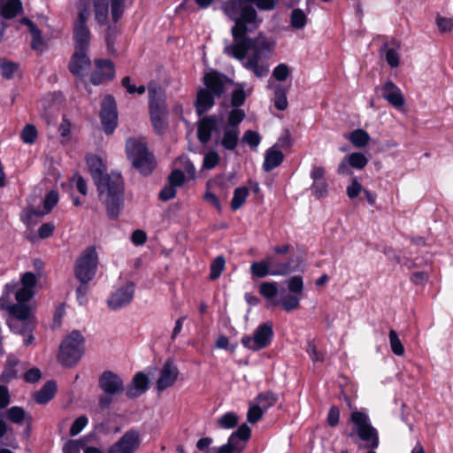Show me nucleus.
<instances>
[{
	"instance_id": "40",
	"label": "nucleus",
	"mask_w": 453,
	"mask_h": 453,
	"mask_svg": "<svg viewBox=\"0 0 453 453\" xmlns=\"http://www.w3.org/2000/svg\"><path fill=\"white\" fill-rule=\"evenodd\" d=\"M292 70L289 65H288L285 63H280L277 65L272 73V78L274 79L276 81H287L290 75H291Z\"/></svg>"
},
{
	"instance_id": "8",
	"label": "nucleus",
	"mask_w": 453,
	"mask_h": 453,
	"mask_svg": "<svg viewBox=\"0 0 453 453\" xmlns=\"http://www.w3.org/2000/svg\"><path fill=\"white\" fill-rule=\"evenodd\" d=\"M148 92L151 123L155 132L161 134L166 127V108L163 94L155 85H150Z\"/></svg>"
},
{
	"instance_id": "42",
	"label": "nucleus",
	"mask_w": 453,
	"mask_h": 453,
	"mask_svg": "<svg viewBox=\"0 0 453 453\" xmlns=\"http://www.w3.org/2000/svg\"><path fill=\"white\" fill-rule=\"evenodd\" d=\"M277 402V396L271 393L266 392L260 394L255 402L264 411H267L270 407L273 406Z\"/></svg>"
},
{
	"instance_id": "48",
	"label": "nucleus",
	"mask_w": 453,
	"mask_h": 453,
	"mask_svg": "<svg viewBox=\"0 0 453 453\" xmlns=\"http://www.w3.org/2000/svg\"><path fill=\"white\" fill-rule=\"evenodd\" d=\"M270 267L271 276H284L292 272L290 262L276 263L273 259V264L270 265Z\"/></svg>"
},
{
	"instance_id": "59",
	"label": "nucleus",
	"mask_w": 453,
	"mask_h": 453,
	"mask_svg": "<svg viewBox=\"0 0 453 453\" xmlns=\"http://www.w3.org/2000/svg\"><path fill=\"white\" fill-rule=\"evenodd\" d=\"M175 164L179 166L184 167V171L188 175V178H190V179L195 178L196 168L187 157L183 156V157H178Z\"/></svg>"
},
{
	"instance_id": "32",
	"label": "nucleus",
	"mask_w": 453,
	"mask_h": 453,
	"mask_svg": "<svg viewBox=\"0 0 453 453\" xmlns=\"http://www.w3.org/2000/svg\"><path fill=\"white\" fill-rule=\"evenodd\" d=\"M273 264V257H268L265 260L254 262L250 265V273L254 277L264 278L271 275L270 265Z\"/></svg>"
},
{
	"instance_id": "31",
	"label": "nucleus",
	"mask_w": 453,
	"mask_h": 453,
	"mask_svg": "<svg viewBox=\"0 0 453 453\" xmlns=\"http://www.w3.org/2000/svg\"><path fill=\"white\" fill-rule=\"evenodd\" d=\"M278 292V283L275 281L262 282L259 286V293L269 304L274 305V302L278 301L276 298Z\"/></svg>"
},
{
	"instance_id": "36",
	"label": "nucleus",
	"mask_w": 453,
	"mask_h": 453,
	"mask_svg": "<svg viewBox=\"0 0 453 453\" xmlns=\"http://www.w3.org/2000/svg\"><path fill=\"white\" fill-rule=\"evenodd\" d=\"M7 418L17 425H22L24 423H29L31 417L26 413V411L18 406L11 407L6 413Z\"/></svg>"
},
{
	"instance_id": "4",
	"label": "nucleus",
	"mask_w": 453,
	"mask_h": 453,
	"mask_svg": "<svg viewBox=\"0 0 453 453\" xmlns=\"http://www.w3.org/2000/svg\"><path fill=\"white\" fill-rule=\"evenodd\" d=\"M203 83L206 88L197 93L196 107L199 114H202L211 108L214 104V97L220 96L226 92L233 81L217 72L205 73Z\"/></svg>"
},
{
	"instance_id": "38",
	"label": "nucleus",
	"mask_w": 453,
	"mask_h": 453,
	"mask_svg": "<svg viewBox=\"0 0 453 453\" xmlns=\"http://www.w3.org/2000/svg\"><path fill=\"white\" fill-rule=\"evenodd\" d=\"M19 65L18 63L10 61L6 58L0 59V72L1 75L7 79H12L19 72Z\"/></svg>"
},
{
	"instance_id": "25",
	"label": "nucleus",
	"mask_w": 453,
	"mask_h": 453,
	"mask_svg": "<svg viewBox=\"0 0 453 453\" xmlns=\"http://www.w3.org/2000/svg\"><path fill=\"white\" fill-rule=\"evenodd\" d=\"M217 128V121L213 117L202 119L198 123L197 135L201 142L206 143Z\"/></svg>"
},
{
	"instance_id": "30",
	"label": "nucleus",
	"mask_w": 453,
	"mask_h": 453,
	"mask_svg": "<svg viewBox=\"0 0 453 453\" xmlns=\"http://www.w3.org/2000/svg\"><path fill=\"white\" fill-rule=\"evenodd\" d=\"M95 19L100 25H105L109 18V0H92Z\"/></svg>"
},
{
	"instance_id": "58",
	"label": "nucleus",
	"mask_w": 453,
	"mask_h": 453,
	"mask_svg": "<svg viewBox=\"0 0 453 453\" xmlns=\"http://www.w3.org/2000/svg\"><path fill=\"white\" fill-rule=\"evenodd\" d=\"M245 113L241 109H233L228 115V124L231 128H237L236 127L243 120Z\"/></svg>"
},
{
	"instance_id": "49",
	"label": "nucleus",
	"mask_w": 453,
	"mask_h": 453,
	"mask_svg": "<svg viewBox=\"0 0 453 453\" xmlns=\"http://www.w3.org/2000/svg\"><path fill=\"white\" fill-rule=\"evenodd\" d=\"M43 213L35 208H27L21 213V220L27 226H34L36 221L35 219L40 218Z\"/></svg>"
},
{
	"instance_id": "14",
	"label": "nucleus",
	"mask_w": 453,
	"mask_h": 453,
	"mask_svg": "<svg viewBox=\"0 0 453 453\" xmlns=\"http://www.w3.org/2000/svg\"><path fill=\"white\" fill-rule=\"evenodd\" d=\"M179 377V369L172 359L166 360L159 369L158 376L156 380L157 391L162 392L173 386Z\"/></svg>"
},
{
	"instance_id": "18",
	"label": "nucleus",
	"mask_w": 453,
	"mask_h": 453,
	"mask_svg": "<svg viewBox=\"0 0 453 453\" xmlns=\"http://www.w3.org/2000/svg\"><path fill=\"white\" fill-rule=\"evenodd\" d=\"M99 387L108 395H114L124 390V383L119 375L106 371L99 378Z\"/></svg>"
},
{
	"instance_id": "28",
	"label": "nucleus",
	"mask_w": 453,
	"mask_h": 453,
	"mask_svg": "<svg viewBox=\"0 0 453 453\" xmlns=\"http://www.w3.org/2000/svg\"><path fill=\"white\" fill-rule=\"evenodd\" d=\"M302 297L290 292L288 295H282L280 299L274 302V305H280L285 311L290 312L300 308Z\"/></svg>"
},
{
	"instance_id": "22",
	"label": "nucleus",
	"mask_w": 453,
	"mask_h": 453,
	"mask_svg": "<svg viewBox=\"0 0 453 453\" xmlns=\"http://www.w3.org/2000/svg\"><path fill=\"white\" fill-rule=\"evenodd\" d=\"M149 377L142 372H137L131 384L126 389V395L129 398H136L144 394L149 388Z\"/></svg>"
},
{
	"instance_id": "54",
	"label": "nucleus",
	"mask_w": 453,
	"mask_h": 453,
	"mask_svg": "<svg viewBox=\"0 0 453 453\" xmlns=\"http://www.w3.org/2000/svg\"><path fill=\"white\" fill-rule=\"evenodd\" d=\"M385 59L391 68H396L400 65V57L397 50L393 48L385 49Z\"/></svg>"
},
{
	"instance_id": "43",
	"label": "nucleus",
	"mask_w": 453,
	"mask_h": 453,
	"mask_svg": "<svg viewBox=\"0 0 453 453\" xmlns=\"http://www.w3.org/2000/svg\"><path fill=\"white\" fill-rule=\"evenodd\" d=\"M307 15L301 9H295L290 17V22L293 27L296 29H302L307 24Z\"/></svg>"
},
{
	"instance_id": "41",
	"label": "nucleus",
	"mask_w": 453,
	"mask_h": 453,
	"mask_svg": "<svg viewBox=\"0 0 453 453\" xmlns=\"http://www.w3.org/2000/svg\"><path fill=\"white\" fill-rule=\"evenodd\" d=\"M17 365H18V359L15 357L10 355L7 357L6 365L2 372V379L4 380L8 381V380L17 377V370H16Z\"/></svg>"
},
{
	"instance_id": "21",
	"label": "nucleus",
	"mask_w": 453,
	"mask_h": 453,
	"mask_svg": "<svg viewBox=\"0 0 453 453\" xmlns=\"http://www.w3.org/2000/svg\"><path fill=\"white\" fill-rule=\"evenodd\" d=\"M96 70L92 73L90 81L94 85H100L114 77V67L110 60L96 61Z\"/></svg>"
},
{
	"instance_id": "26",
	"label": "nucleus",
	"mask_w": 453,
	"mask_h": 453,
	"mask_svg": "<svg viewBox=\"0 0 453 453\" xmlns=\"http://www.w3.org/2000/svg\"><path fill=\"white\" fill-rule=\"evenodd\" d=\"M284 155L280 150L275 149L274 147L268 149L265 155L263 169L265 172L272 171L281 164Z\"/></svg>"
},
{
	"instance_id": "53",
	"label": "nucleus",
	"mask_w": 453,
	"mask_h": 453,
	"mask_svg": "<svg viewBox=\"0 0 453 453\" xmlns=\"http://www.w3.org/2000/svg\"><path fill=\"white\" fill-rule=\"evenodd\" d=\"M242 141L250 148L257 149L261 142V137L257 132L248 130L244 133Z\"/></svg>"
},
{
	"instance_id": "10",
	"label": "nucleus",
	"mask_w": 453,
	"mask_h": 453,
	"mask_svg": "<svg viewBox=\"0 0 453 453\" xmlns=\"http://www.w3.org/2000/svg\"><path fill=\"white\" fill-rule=\"evenodd\" d=\"M273 336V326L270 323L259 325L253 333V335H244L241 339L242 346L250 350L257 351L266 348L272 342Z\"/></svg>"
},
{
	"instance_id": "45",
	"label": "nucleus",
	"mask_w": 453,
	"mask_h": 453,
	"mask_svg": "<svg viewBox=\"0 0 453 453\" xmlns=\"http://www.w3.org/2000/svg\"><path fill=\"white\" fill-rule=\"evenodd\" d=\"M55 230V225L52 222L42 224L38 229V234H30L28 239L35 242L37 239H46L52 235Z\"/></svg>"
},
{
	"instance_id": "63",
	"label": "nucleus",
	"mask_w": 453,
	"mask_h": 453,
	"mask_svg": "<svg viewBox=\"0 0 453 453\" xmlns=\"http://www.w3.org/2000/svg\"><path fill=\"white\" fill-rule=\"evenodd\" d=\"M436 25L441 32H449L453 29V19L437 16Z\"/></svg>"
},
{
	"instance_id": "3",
	"label": "nucleus",
	"mask_w": 453,
	"mask_h": 453,
	"mask_svg": "<svg viewBox=\"0 0 453 453\" xmlns=\"http://www.w3.org/2000/svg\"><path fill=\"white\" fill-rule=\"evenodd\" d=\"M88 170L97 186L99 199L105 204L111 217L117 216L123 202L124 183L119 173L105 175L106 166L96 155L86 158Z\"/></svg>"
},
{
	"instance_id": "56",
	"label": "nucleus",
	"mask_w": 453,
	"mask_h": 453,
	"mask_svg": "<svg viewBox=\"0 0 453 453\" xmlns=\"http://www.w3.org/2000/svg\"><path fill=\"white\" fill-rule=\"evenodd\" d=\"M263 414L264 411L256 403H253L250 405L247 419L250 423L254 424L262 418Z\"/></svg>"
},
{
	"instance_id": "35",
	"label": "nucleus",
	"mask_w": 453,
	"mask_h": 453,
	"mask_svg": "<svg viewBox=\"0 0 453 453\" xmlns=\"http://www.w3.org/2000/svg\"><path fill=\"white\" fill-rule=\"evenodd\" d=\"M346 138L352 143V145L356 148H364L370 142L369 134L361 128H357L349 134Z\"/></svg>"
},
{
	"instance_id": "55",
	"label": "nucleus",
	"mask_w": 453,
	"mask_h": 453,
	"mask_svg": "<svg viewBox=\"0 0 453 453\" xmlns=\"http://www.w3.org/2000/svg\"><path fill=\"white\" fill-rule=\"evenodd\" d=\"M225 267V259L223 257H217L211 265V278L218 279Z\"/></svg>"
},
{
	"instance_id": "37",
	"label": "nucleus",
	"mask_w": 453,
	"mask_h": 453,
	"mask_svg": "<svg viewBox=\"0 0 453 453\" xmlns=\"http://www.w3.org/2000/svg\"><path fill=\"white\" fill-rule=\"evenodd\" d=\"M20 22L26 26H27L29 32L32 35V42L31 47L34 50H40L42 46V38L41 35V31L38 29V27L28 19L24 18L20 20Z\"/></svg>"
},
{
	"instance_id": "12",
	"label": "nucleus",
	"mask_w": 453,
	"mask_h": 453,
	"mask_svg": "<svg viewBox=\"0 0 453 453\" xmlns=\"http://www.w3.org/2000/svg\"><path fill=\"white\" fill-rule=\"evenodd\" d=\"M250 432L247 425L240 426L237 431L230 435L227 442L218 449L217 453H241L250 436Z\"/></svg>"
},
{
	"instance_id": "9",
	"label": "nucleus",
	"mask_w": 453,
	"mask_h": 453,
	"mask_svg": "<svg viewBox=\"0 0 453 453\" xmlns=\"http://www.w3.org/2000/svg\"><path fill=\"white\" fill-rule=\"evenodd\" d=\"M98 265V254L96 247L87 248L76 261L75 277L82 284L88 283L96 275Z\"/></svg>"
},
{
	"instance_id": "6",
	"label": "nucleus",
	"mask_w": 453,
	"mask_h": 453,
	"mask_svg": "<svg viewBox=\"0 0 453 453\" xmlns=\"http://www.w3.org/2000/svg\"><path fill=\"white\" fill-rule=\"evenodd\" d=\"M126 149L128 159L135 169L143 175L151 173L156 166V161L143 143L131 139L127 142Z\"/></svg>"
},
{
	"instance_id": "51",
	"label": "nucleus",
	"mask_w": 453,
	"mask_h": 453,
	"mask_svg": "<svg viewBox=\"0 0 453 453\" xmlns=\"http://www.w3.org/2000/svg\"><path fill=\"white\" fill-rule=\"evenodd\" d=\"M238 417L234 412H227L219 419V425L225 429L234 427L238 424Z\"/></svg>"
},
{
	"instance_id": "23",
	"label": "nucleus",
	"mask_w": 453,
	"mask_h": 453,
	"mask_svg": "<svg viewBox=\"0 0 453 453\" xmlns=\"http://www.w3.org/2000/svg\"><path fill=\"white\" fill-rule=\"evenodd\" d=\"M87 52L88 51H74L69 63L70 72L77 77H83L85 72L90 66V59Z\"/></svg>"
},
{
	"instance_id": "34",
	"label": "nucleus",
	"mask_w": 453,
	"mask_h": 453,
	"mask_svg": "<svg viewBox=\"0 0 453 453\" xmlns=\"http://www.w3.org/2000/svg\"><path fill=\"white\" fill-rule=\"evenodd\" d=\"M57 385L54 381H48L39 391L35 394V399L38 403H46L51 400L56 393Z\"/></svg>"
},
{
	"instance_id": "64",
	"label": "nucleus",
	"mask_w": 453,
	"mask_h": 453,
	"mask_svg": "<svg viewBox=\"0 0 453 453\" xmlns=\"http://www.w3.org/2000/svg\"><path fill=\"white\" fill-rule=\"evenodd\" d=\"M363 190V187L361 183L354 179L351 183L347 187L346 192L349 198L353 199L356 198Z\"/></svg>"
},
{
	"instance_id": "39",
	"label": "nucleus",
	"mask_w": 453,
	"mask_h": 453,
	"mask_svg": "<svg viewBox=\"0 0 453 453\" xmlns=\"http://www.w3.org/2000/svg\"><path fill=\"white\" fill-rule=\"evenodd\" d=\"M249 194V188L246 187H239L235 188L231 200V208L234 211L240 209L245 203Z\"/></svg>"
},
{
	"instance_id": "33",
	"label": "nucleus",
	"mask_w": 453,
	"mask_h": 453,
	"mask_svg": "<svg viewBox=\"0 0 453 453\" xmlns=\"http://www.w3.org/2000/svg\"><path fill=\"white\" fill-rule=\"evenodd\" d=\"M239 130L238 128H226L220 140V144L228 150H234L238 144Z\"/></svg>"
},
{
	"instance_id": "44",
	"label": "nucleus",
	"mask_w": 453,
	"mask_h": 453,
	"mask_svg": "<svg viewBox=\"0 0 453 453\" xmlns=\"http://www.w3.org/2000/svg\"><path fill=\"white\" fill-rule=\"evenodd\" d=\"M38 136V132L35 126L27 124L20 134L21 140L26 144H33L35 142Z\"/></svg>"
},
{
	"instance_id": "29",
	"label": "nucleus",
	"mask_w": 453,
	"mask_h": 453,
	"mask_svg": "<svg viewBox=\"0 0 453 453\" xmlns=\"http://www.w3.org/2000/svg\"><path fill=\"white\" fill-rule=\"evenodd\" d=\"M252 87H248L246 83L235 84V88L232 92L231 104L233 107H239L244 104L246 96L252 93Z\"/></svg>"
},
{
	"instance_id": "50",
	"label": "nucleus",
	"mask_w": 453,
	"mask_h": 453,
	"mask_svg": "<svg viewBox=\"0 0 453 453\" xmlns=\"http://www.w3.org/2000/svg\"><path fill=\"white\" fill-rule=\"evenodd\" d=\"M58 194L55 190L50 191L43 200V215L49 213L58 202Z\"/></svg>"
},
{
	"instance_id": "11",
	"label": "nucleus",
	"mask_w": 453,
	"mask_h": 453,
	"mask_svg": "<svg viewBox=\"0 0 453 453\" xmlns=\"http://www.w3.org/2000/svg\"><path fill=\"white\" fill-rule=\"evenodd\" d=\"M88 17V9L80 8L78 19L73 27L75 51H88L90 42V32L87 26Z\"/></svg>"
},
{
	"instance_id": "57",
	"label": "nucleus",
	"mask_w": 453,
	"mask_h": 453,
	"mask_svg": "<svg viewBox=\"0 0 453 453\" xmlns=\"http://www.w3.org/2000/svg\"><path fill=\"white\" fill-rule=\"evenodd\" d=\"M88 419L85 416L77 418L71 426L70 434L72 436L79 434L88 425Z\"/></svg>"
},
{
	"instance_id": "62",
	"label": "nucleus",
	"mask_w": 453,
	"mask_h": 453,
	"mask_svg": "<svg viewBox=\"0 0 453 453\" xmlns=\"http://www.w3.org/2000/svg\"><path fill=\"white\" fill-rule=\"evenodd\" d=\"M83 443L78 440H70L63 447V453H80Z\"/></svg>"
},
{
	"instance_id": "2",
	"label": "nucleus",
	"mask_w": 453,
	"mask_h": 453,
	"mask_svg": "<svg viewBox=\"0 0 453 453\" xmlns=\"http://www.w3.org/2000/svg\"><path fill=\"white\" fill-rule=\"evenodd\" d=\"M35 275L28 272L22 274L20 282H11L4 287L0 297V308L11 315L7 324L13 333L23 334L27 329L25 320L31 314L28 302L35 295Z\"/></svg>"
},
{
	"instance_id": "5",
	"label": "nucleus",
	"mask_w": 453,
	"mask_h": 453,
	"mask_svg": "<svg viewBox=\"0 0 453 453\" xmlns=\"http://www.w3.org/2000/svg\"><path fill=\"white\" fill-rule=\"evenodd\" d=\"M349 422L352 426L349 434L350 438L357 437L364 443L362 447L365 449H376L379 446L378 432L365 411L353 410Z\"/></svg>"
},
{
	"instance_id": "46",
	"label": "nucleus",
	"mask_w": 453,
	"mask_h": 453,
	"mask_svg": "<svg viewBox=\"0 0 453 453\" xmlns=\"http://www.w3.org/2000/svg\"><path fill=\"white\" fill-rule=\"evenodd\" d=\"M388 340L392 352L396 356H403L404 354V347L394 329L389 330Z\"/></svg>"
},
{
	"instance_id": "16",
	"label": "nucleus",
	"mask_w": 453,
	"mask_h": 453,
	"mask_svg": "<svg viewBox=\"0 0 453 453\" xmlns=\"http://www.w3.org/2000/svg\"><path fill=\"white\" fill-rule=\"evenodd\" d=\"M134 294V285L127 282L116 289L108 300V306L111 310H119L131 303Z\"/></svg>"
},
{
	"instance_id": "60",
	"label": "nucleus",
	"mask_w": 453,
	"mask_h": 453,
	"mask_svg": "<svg viewBox=\"0 0 453 453\" xmlns=\"http://www.w3.org/2000/svg\"><path fill=\"white\" fill-rule=\"evenodd\" d=\"M219 161V156L216 151H210L203 157V167L205 169L214 168Z\"/></svg>"
},
{
	"instance_id": "1",
	"label": "nucleus",
	"mask_w": 453,
	"mask_h": 453,
	"mask_svg": "<svg viewBox=\"0 0 453 453\" xmlns=\"http://www.w3.org/2000/svg\"><path fill=\"white\" fill-rule=\"evenodd\" d=\"M278 0H227L222 10L226 16L234 21L231 29L233 42H226L224 53L239 60L242 66L257 78L266 76L270 70L268 60L273 56L276 40L258 34L256 37H247L248 33L255 31L260 25L255 4L259 10L272 11Z\"/></svg>"
},
{
	"instance_id": "20",
	"label": "nucleus",
	"mask_w": 453,
	"mask_h": 453,
	"mask_svg": "<svg viewBox=\"0 0 453 453\" xmlns=\"http://www.w3.org/2000/svg\"><path fill=\"white\" fill-rule=\"evenodd\" d=\"M325 173L326 170L323 166H313L311 171L312 180L311 191L319 199L326 196L328 193V184L325 179Z\"/></svg>"
},
{
	"instance_id": "47",
	"label": "nucleus",
	"mask_w": 453,
	"mask_h": 453,
	"mask_svg": "<svg viewBox=\"0 0 453 453\" xmlns=\"http://www.w3.org/2000/svg\"><path fill=\"white\" fill-rule=\"evenodd\" d=\"M287 287L289 292L303 296V280L300 275H295L287 281Z\"/></svg>"
},
{
	"instance_id": "7",
	"label": "nucleus",
	"mask_w": 453,
	"mask_h": 453,
	"mask_svg": "<svg viewBox=\"0 0 453 453\" xmlns=\"http://www.w3.org/2000/svg\"><path fill=\"white\" fill-rule=\"evenodd\" d=\"M84 351V338L77 331L72 332L60 345L58 359L64 366L75 365Z\"/></svg>"
},
{
	"instance_id": "15",
	"label": "nucleus",
	"mask_w": 453,
	"mask_h": 453,
	"mask_svg": "<svg viewBox=\"0 0 453 453\" xmlns=\"http://www.w3.org/2000/svg\"><path fill=\"white\" fill-rule=\"evenodd\" d=\"M140 434L137 431L126 432L121 438L114 443L108 453H134L140 446Z\"/></svg>"
},
{
	"instance_id": "52",
	"label": "nucleus",
	"mask_w": 453,
	"mask_h": 453,
	"mask_svg": "<svg viewBox=\"0 0 453 453\" xmlns=\"http://www.w3.org/2000/svg\"><path fill=\"white\" fill-rule=\"evenodd\" d=\"M125 10V0H111V14L112 20L117 22Z\"/></svg>"
},
{
	"instance_id": "24",
	"label": "nucleus",
	"mask_w": 453,
	"mask_h": 453,
	"mask_svg": "<svg viewBox=\"0 0 453 453\" xmlns=\"http://www.w3.org/2000/svg\"><path fill=\"white\" fill-rule=\"evenodd\" d=\"M268 88L273 90V104L279 111H285L288 106L287 94L288 88L283 85L276 84L273 81L268 82Z\"/></svg>"
},
{
	"instance_id": "13",
	"label": "nucleus",
	"mask_w": 453,
	"mask_h": 453,
	"mask_svg": "<svg viewBox=\"0 0 453 453\" xmlns=\"http://www.w3.org/2000/svg\"><path fill=\"white\" fill-rule=\"evenodd\" d=\"M100 118L106 134H111L118 124V112L114 98L105 96L101 106Z\"/></svg>"
},
{
	"instance_id": "27",
	"label": "nucleus",
	"mask_w": 453,
	"mask_h": 453,
	"mask_svg": "<svg viewBox=\"0 0 453 453\" xmlns=\"http://www.w3.org/2000/svg\"><path fill=\"white\" fill-rule=\"evenodd\" d=\"M22 9L20 0H0V14L5 19L14 18Z\"/></svg>"
},
{
	"instance_id": "61",
	"label": "nucleus",
	"mask_w": 453,
	"mask_h": 453,
	"mask_svg": "<svg viewBox=\"0 0 453 453\" xmlns=\"http://www.w3.org/2000/svg\"><path fill=\"white\" fill-rule=\"evenodd\" d=\"M169 183L173 185L174 187H180L183 184L185 180V173L180 169L177 168L173 170L169 178Z\"/></svg>"
},
{
	"instance_id": "19",
	"label": "nucleus",
	"mask_w": 453,
	"mask_h": 453,
	"mask_svg": "<svg viewBox=\"0 0 453 453\" xmlns=\"http://www.w3.org/2000/svg\"><path fill=\"white\" fill-rule=\"evenodd\" d=\"M368 164L367 157L361 152H352L346 156L338 165V173L344 175L351 173L350 168L364 169Z\"/></svg>"
},
{
	"instance_id": "17",
	"label": "nucleus",
	"mask_w": 453,
	"mask_h": 453,
	"mask_svg": "<svg viewBox=\"0 0 453 453\" xmlns=\"http://www.w3.org/2000/svg\"><path fill=\"white\" fill-rule=\"evenodd\" d=\"M380 91L382 97L395 109L401 110L405 105V98L402 90L392 81H386L380 87Z\"/></svg>"
}]
</instances>
